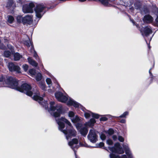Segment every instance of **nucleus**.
<instances>
[{
	"label": "nucleus",
	"mask_w": 158,
	"mask_h": 158,
	"mask_svg": "<svg viewBox=\"0 0 158 158\" xmlns=\"http://www.w3.org/2000/svg\"><path fill=\"white\" fill-rule=\"evenodd\" d=\"M8 86L10 88L25 94L29 96L33 95L32 98L47 110L50 114L55 118L59 117L62 112V107L60 104L55 105L54 102H50V108H48L47 101H43L40 97L39 92L36 88L32 89L31 85L27 83L19 85L17 80L11 76H2L0 77V87Z\"/></svg>",
	"instance_id": "obj_1"
},
{
	"label": "nucleus",
	"mask_w": 158,
	"mask_h": 158,
	"mask_svg": "<svg viewBox=\"0 0 158 158\" xmlns=\"http://www.w3.org/2000/svg\"><path fill=\"white\" fill-rule=\"evenodd\" d=\"M56 120L58 125L59 129L65 134L67 140L76 136L77 132L67 119L61 117L60 119L56 118Z\"/></svg>",
	"instance_id": "obj_2"
},
{
	"label": "nucleus",
	"mask_w": 158,
	"mask_h": 158,
	"mask_svg": "<svg viewBox=\"0 0 158 158\" xmlns=\"http://www.w3.org/2000/svg\"><path fill=\"white\" fill-rule=\"evenodd\" d=\"M123 148L124 150L126 155H123L121 156L116 155L114 153L122 154L124 153V151L119 143H116L114 144V147H109L108 149L112 152V153L110 155V158H134L128 144H124L123 145Z\"/></svg>",
	"instance_id": "obj_3"
},
{
	"label": "nucleus",
	"mask_w": 158,
	"mask_h": 158,
	"mask_svg": "<svg viewBox=\"0 0 158 158\" xmlns=\"http://www.w3.org/2000/svg\"><path fill=\"white\" fill-rule=\"evenodd\" d=\"M96 122V120L94 118H91L89 121L85 123V125L81 123H78L76 125V127L80 134L84 136L85 137L88 131V128L86 126L90 127L93 126Z\"/></svg>",
	"instance_id": "obj_4"
},
{
	"label": "nucleus",
	"mask_w": 158,
	"mask_h": 158,
	"mask_svg": "<svg viewBox=\"0 0 158 158\" xmlns=\"http://www.w3.org/2000/svg\"><path fill=\"white\" fill-rule=\"evenodd\" d=\"M34 7L35 16L39 19L37 21L38 22L46 13V7L43 4H37Z\"/></svg>",
	"instance_id": "obj_5"
},
{
	"label": "nucleus",
	"mask_w": 158,
	"mask_h": 158,
	"mask_svg": "<svg viewBox=\"0 0 158 158\" xmlns=\"http://www.w3.org/2000/svg\"><path fill=\"white\" fill-rule=\"evenodd\" d=\"M140 31L142 35L145 39L146 43L148 44L147 42V39L146 37H148L149 35L152 34V28L149 26H147L144 27H143L140 29Z\"/></svg>",
	"instance_id": "obj_6"
},
{
	"label": "nucleus",
	"mask_w": 158,
	"mask_h": 158,
	"mask_svg": "<svg viewBox=\"0 0 158 158\" xmlns=\"http://www.w3.org/2000/svg\"><path fill=\"white\" fill-rule=\"evenodd\" d=\"M88 140L93 143H96L98 140V135L95 130L91 129L89 130L87 135Z\"/></svg>",
	"instance_id": "obj_7"
},
{
	"label": "nucleus",
	"mask_w": 158,
	"mask_h": 158,
	"mask_svg": "<svg viewBox=\"0 0 158 158\" xmlns=\"http://www.w3.org/2000/svg\"><path fill=\"white\" fill-rule=\"evenodd\" d=\"M78 143V140L77 139L74 138L72 139V141H69L68 142L69 145L73 150L75 158H77L76 152V151L75 149H77L79 147V146L77 145Z\"/></svg>",
	"instance_id": "obj_8"
},
{
	"label": "nucleus",
	"mask_w": 158,
	"mask_h": 158,
	"mask_svg": "<svg viewBox=\"0 0 158 158\" xmlns=\"http://www.w3.org/2000/svg\"><path fill=\"white\" fill-rule=\"evenodd\" d=\"M35 7V5L33 2L26 4L23 6V11L24 13H32L33 12V8Z\"/></svg>",
	"instance_id": "obj_9"
},
{
	"label": "nucleus",
	"mask_w": 158,
	"mask_h": 158,
	"mask_svg": "<svg viewBox=\"0 0 158 158\" xmlns=\"http://www.w3.org/2000/svg\"><path fill=\"white\" fill-rule=\"evenodd\" d=\"M8 68L9 71L11 72H14L17 73H21L20 68L12 62L8 63Z\"/></svg>",
	"instance_id": "obj_10"
},
{
	"label": "nucleus",
	"mask_w": 158,
	"mask_h": 158,
	"mask_svg": "<svg viewBox=\"0 0 158 158\" xmlns=\"http://www.w3.org/2000/svg\"><path fill=\"white\" fill-rule=\"evenodd\" d=\"M81 110L84 112V116L86 118H89L91 116H92V117L96 119H98L100 115L99 114L93 113L89 110H87L84 107H82Z\"/></svg>",
	"instance_id": "obj_11"
},
{
	"label": "nucleus",
	"mask_w": 158,
	"mask_h": 158,
	"mask_svg": "<svg viewBox=\"0 0 158 158\" xmlns=\"http://www.w3.org/2000/svg\"><path fill=\"white\" fill-rule=\"evenodd\" d=\"M55 96L58 101L63 102H66L68 99L67 97L64 95L62 93L60 92L55 93Z\"/></svg>",
	"instance_id": "obj_12"
},
{
	"label": "nucleus",
	"mask_w": 158,
	"mask_h": 158,
	"mask_svg": "<svg viewBox=\"0 0 158 158\" xmlns=\"http://www.w3.org/2000/svg\"><path fill=\"white\" fill-rule=\"evenodd\" d=\"M143 20L144 23L149 24L153 22L154 19L151 15L148 14L145 15L144 16Z\"/></svg>",
	"instance_id": "obj_13"
},
{
	"label": "nucleus",
	"mask_w": 158,
	"mask_h": 158,
	"mask_svg": "<svg viewBox=\"0 0 158 158\" xmlns=\"http://www.w3.org/2000/svg\"><path fill=\"white\" fill-rule=\"evenodd\" d=\"M32 21V18L31 15H27L23 17V24L27 23L30 24Z\"/></svg>",
	"instance_id": "obj_14"
},
{
	"label": "nucleus",
	"mask_w": 158,
	"mask_h": 158,
	"mask_svg": "<svg viewBox=\"0 0 158 158\" xmlns=\"http://www.w3.org/2000/svg\"><path fill=\"white\" fill-rule=\"evenodd\" d=\"M134 6L135 9L141 12H142L143 8H142V3L140 1L136 0L134 4Z\"/></svg>",
	"instance_id": "obj_15"
},
{
	"label": "nucleus",
	"mask_w": 158,
	"mask_h": 158,
	"mask_svg": "<svg viewBox=\"0 0 158 158\" xmlns=\"http://www.w3.org/2000/svg\"><path fill=\"white\" fill-rule=\"evenodd\" d=\"M67 104L69 105L73 106L75 107H78L80 106V104L76 102L71 98H70L67 102Z\"/></svg>",
	"instance_id": "obj_16"
},
{
	"label": "nucleus",
	"mask_w": 158,
	"mask_h": 158,
	"mask_svg": "<svg viewBox=\"0 0 158 158\" xmlns=\"http://www.w3.org/2000/svg\"><path fill=\"white\" fill-rule=\"evenodd\" d=\"M13 56L14 60L15 61H19L23 57L22 55L17 52L13 54Z\"/></svg>",
	"instance_id": "obj_17"
},
{
	"label": "nucleus",
	"mask_w": 158,
	"mask_h": 158,
	"mask_svg": "<svg viewBox=\"0 0 158 158\" xmlns=\"http://www.w3.org/2000/svg\"><path fill=\"white\" fill-rule=\"evenodd\" d=\"M72 122L74 123H76L75 126L78 123H81V119L77 115H76L73 118H71Z\"/></svg>",
	"instance_id": "obj_18"
},
{
	"label": "nucleus",
	"mask_w": 158,
	"mask_h": 158,
	"mask_svg": "<svg viewBox=\"0 0 158 158\" xmlns=\"http://www.w3.org/2000/svg\"><path fill=\"white\" fill-rule=\"evenodd\" d=\"M39 87L43 91H46L47 89V86L46 85L44 81H40L38 83Z\"/></svg>",
	"instance_id": "obj_19"
},
{
	"label": "nucleus",
	"mask_w": 158,
	"mask_h": 158,
	"mask_svg": "<svg viewBox=\"0 0 158 158\" xmlns=\"http://www.w3.org/2000/svg\"><path fill=\"white\" fill-rule=\"evenodd\" d=\"M28 63L31 65L35 67H37L38 65V63L31 58L29 57L27 58Z\"/></svg>",
	"instance_id": "obj_20"
},
{
	"label": "nucleus",
	"mask_w": 158,
	"mask_h": 158,
	"mask_svg": "<svg viewBox=\"0 0 158 158\" xmlns=\"http://www.w3.org/2000/svg\"><path fill=\"white\" fill-rule=\"evenodd\" d=\"M24 44L25 45L27 46L28 48L30 47L31 46V50L34 48L33 45L29 39L25 40L24 42Z\"/></svg>",
	"instance_id": "obj_21"
},
{
	"label": "nucleus",
	"mask_w": 158,
	"mask_h": 158,
	"mask_svg": "<svg viewBox=\"0 0 158 158\" xmlns=\"http://www.w3.org/2000/svg\"><path fill=\"white\" fill-rule=\"evenodd\" d=\"M156 12L155 13V14L157 15V17L155 20V21L154 23V25L158 27V9H156Z\"/></svg>",
	"instance_id": "obj_22"
},
{
	"label": "nucleus",
	"mask_w": 158,
	"mask_h": 158,
	"mask_svg": "<svg viewBox=\"0 0 158 158\" xmlns=\"http://www.w3.org/2000/svg\"><path fill=\"white\" fill-rule=\"evenodd\" d=\"M129 114V112L128 111H126L124 112L122 114L120 115L119 116L115 117V116H113V117H114L115 118H126V116L128 115Z\"/></svg>",
	"instance_id": "obj_23"
},
{
	"label": "nucleus",
	"mask_w": 158,
	"mask_h": 158,
	"mask_svg": "<svg viewBox=\"0 0 158 158\" xmlns=\"http://www.w3.org/2000/svg\"><path fill=\"white\" fill-rule=\"evenodd\" d=\"M14 20V18L11 15H8L7 16V22L10 23H13Z\"/></svg>",
	"instance_id": "obj_24"
},
{
	"label": "nucleus",
	"mask_w": 158,
	"mask_h": 158,
	"mask_svg": "<svg viewBox=\"0 0 158 158\" xmlns=\"http://www.w3.org/2000/svg\"><path fill=\"white\" fill-rule=\"evenodd\" d=\"M113 117V116H112L110 115H106V116H103L100 118V121H106L108 120V118H110Z\"/></svg>",
	"instance_id": "obj_25"
},
{
	"label": "nucleus",
	"mask_w": 158,
	"mask_h": 158,
	"mask_svg": "<svg viewBox=\"0 0 158 158\" xmlns=\"http://www.w3.org/2000/svg\"><path fill=\"white\" fill-rule=\"evenodd\" d=\"M13 4V0H9L8 2L6 7L8 8V9H10L11 8L12 5Z\"/></svg>",
	"instance_id": "obj_26"
},
{
	"label": "nucleus",
	"mask_w": 158,
	"mask_h": 158,
	"mask_svg": "<svg viewBox=\"0 0 158 158\" xmlns=\"http://www.w3.org/2000/svg\"><path fill=\"white\" fill-rule=\"evenodd\" d=\"M42 78V74L40 73H38L35 76V79L37 81H39Z\"/></svg>",
	"instance_id": "obj_27"
},
{
	"label": "nucleus",
	"mask_w": 158,
	"mask_h": 158,
	"mask_svg": "<svg viewBox=\"0 0 158 158\" xmlns=\"http://www.w3.org/2000/svg\"><path fill=\"white\" fill-rule=\"evenodd\" d=\"M104 144L103 143V142H100L99 143H97L96 144V147H92V146H87L88 147H93V148H94V147H96V148H98V147H100V148H101V147H103L104 146Z\"/></svg>",
	"instance_id": "obj_28"
},
{
	"label": "nucleus",
	"mask_w": 158,
	"mask_h": 158,
	"mask_svg": "<svg viewBox=\"0 0 158 158\" xmlns=\"http://www.w3.org/2000/svg\"><path fill=\"white\" fill-rule=\"evenodd\" d=\"M29 73L31 76L35 75L36 73L35 70L33 69H29Z\"/></svg>",
	"instance_id": "obj_29"
},
{
	"label": "nucleus",
	"mask_w": 158,
	"mask_h": 158,
	"mask_svg": "<svg viewBox=\"0 0 158 158\" xmlns=\"http://www.w3.org/2000/svg\"><path fill=\"white\" fill-rule=\"evenodd\" d=\"M11 52L9 51H6L4 52V56L5 57H8L11 55Z\"/></svg>",
	"instance_id": "obj_30"
},
{
	"label": "nucleus",
	"mask_w": 158,
	"mask_h": 158,
	"mask_svg": "<svg viewBox=\"0 0 158 158\" xmlns=\"http://www.w3.org/2000/svg\"><path fill=\"white\" fill-rule=\"evenodd\" d=\"M23 17H22V16L19 15L16 17V20L17 22L19 23H21L22 22L23 23Z\"/></svg>",
	"instance_id": "obj_31"
},
{
	"label": "nucleus",
	"mask_w": 158,
	"mask_h": 158,
	"mask_svg": "<svg viewBox=\"0 0 158 158\" xmlns=\"http://www.w3.org/2000/svg\"><path fill=\"white\" fill-rule=\"evenodd\" d=\"M28 65L26 64H24L22 65V68L25 72H26L28 69Z\"/></svg>",
	"instance_id": "obj_32"
},
{
	"label": "nucleus",
	"mask_w": 158,
	"mask_h": 158,
	"mask_svg": "<svg viewBox=\"0 0 158 158\" xmlns=\"http://www.w3.org/2000/svg\"><path fill=\"white\" fill-rule=\"evenodd\" d=\"M68 115L69 117L73 118L74 117L75 114L74 112L72 111H69V112Z\"/></svg>",
	"instance_id": "obj_33"
},
{
	"label": "nucleus",
	"mask_w": 158,
	"mask_h": 158,
	"mask_svg": "<svg viewBox=\"0 0 158 158\" xmlns=\"http://www.w3.org/2000/svg\"><path fill=\"white\" fill-rule=\"evenodd\" d=\"M46 81L47 84L49 85V87H50V85H51L52 84V81L51 79L50 78H47L46 80Z\"/></svg>",
	"instance_id": "obj_34"
},
{
	"label": "nucleus",
	"mask_w": 158,
	"mask_h": 158,
	"mask_svg": "<svg viewBox=\"0 0 158 158\" xmlns=\"http://www.w3.org/2000/svg\"><path fill=\"white\" fill-rule=\"evenodd\" d=\"M114 131L112 128H110L107 131V133L109 135H111L114 133Z\"/></svg>",
	"instance_id": "obj_35"
},
{
	"label": "nucleus",
	"mask_w": 158,
	"mask_h": 158,
	"mask_svg": "<svg viewBox=\"0 0 158 158\" xmlns=\"http://www.w3.org/2000/svg\"><path fill=\"white\" fill-rule=\"evenodd\" d=\"M100 138L102 140H105L106 138V136L105 134L102 133L100 134Z\"/></svg>",
	"instance_id": "obj_36"
},
{
	"label": "nucleus",
	"mask_w": 158,
	"mask_h": 158,
	"mask_svg": "<svg viewBox=\"0 0 158 158\" xmlns=\"http://www.w3.org/2000/svg\"><path fill=\"white\" fill-rule=\"evenodd\" d=\"M31 50L32 52L33 51V52H34V56L35 57L36 59H37V57H38V56L36 52L34 50V48H32V49H31Z\"/></svg>",
	"instance_id": "obj_37"
},
{
	"label": "nucleus",
	"mask_w": 158,
	"mask_h": 158,
	"mask_svg": "<svg viewBox=\"0 0 158 158\" xmlns=\"http://www.w3.org/2000/svg\"><path fill=\"white\" fill-rule=\"evenodd\" d=\"M106 143L109 145H112L113 144V142L112 140L109 139L107 140Z\"/></svg>",
	"instance_id": "obj_38"
},
{
	"label": "nucleus",
	"mask_w": 158,
	"mask_h": 158,
	"mask_svg": "<svg viewBox=\"0 0 158 158\" xmlns=\"http://www.w3.org/2000/svg\"><path fill=\"white\" fill-rule=\"evenodd\" d=\"M143 11L145 14H147L149 13V11L147 7H144L143 10L142 11Z\"/></svg>",
	"instance_id": "obj_39"
},
{
	"label": "nucleus",
	"mask_w": 158,
	"mask_h": 158,
	"mask_svg": "<svg viewBox=\"0 0 158 158\" xmlns=\"http://www.w3.org/2000/svg\"><path fill=\"white\" fill-rule=\"evenodd\" d=\"M130 21L133 23L134 25H135L137 28H139V25L137 24H136L133 19H130Z\"/></svg>",
	"instance_id": "obj_40"
},
{
	"label": "nucleus",
	"mask_w": 158,
	"mask_h": 158,
	"mask_svg": "<svg viewBox=\"0 0 158 158\" xmlns=\"http://www.w3.org/2000/svg\"><path fill=\"white\" fill-rule=\"evenodd\" d=\"M118 140L121 142H123L124 141V138L121 136H119L118 138Z\"/></svg>",
	"instance_id": "obj_41"
},
{
	"label": "nucleus",
	"mask_w": 158,
	"mask_h": 158,
	"mask_svg": "<svg viewBox=\"0 0 158 158\" xmlns=\"http://www.w3.org/2000/svg\"><path fill=\"white\" fill-rule=\"evenodd\" d=\"M151 69H150L149 70V74H150V76H151V81H152L153 80V79H154V78L155 77H154L153 76L152 73L150 71Z\"/></svg>",
	"instance_id": "obj_42"
},
{
	"label": "nucleus",
	"mask_w": 158,
	"mask_h": 158,
	"mask_svg": "<svg viewBox=\"0 0 158 158\" xmlns=\"http://www.w3.org/2000/svg\"><path fill=\"white\" fill-rule=\"evenodd\" d=\"M4 48V45L1 43V40H0V49H3Z\"/></svg>",
	"instance_id": "obj_43"
},
{
	"label": "nucleus",
	"mask_w": 158,
	"mask_h": 158,
	"mask_svg": "<svg viewBox=\"0 0 158 158\" xmlns=\"http://www.w3.org/2000/svg\"><path fill=\"white\" fill-rule=\"evenodd\" d=\"M26 1V0H18V1H17V2L21 4H22L23 3H24Z\"/></svg>",
	"instance_id": "obj_44"
},
{
	"label": "nucleus",
	"mask_w": 158,
	"mask_h": 158,
	"mask_svg": "<svg viewBox=\"0 0 158 158\" xmlns=\"http://www.w3.org/2000/svg\"><path fill=\"white\" fill-rule=\"evenodd\" d=\"M112 138L114 140H116L117 139V136L115 135H114L112 136Z\"/></svg>",
	"instance_id": "obj_45"
},
{
	"label": "nucleus",
	"mask_w": 158,
	"mask_h": 158,
	"mask_svg": "<svg viewBox=\"0 0 158 158\" xmlns=\"http://www.w3.org/2000/svg\"><path fill=\"white\" fill-rule=\"evenodd\" d=\"M120 122L122 123H126V120L124 119H122L120 121Z\"/></svg>",
	"instance_id": "obj_46"
},
{
	"label": "nucleus",
	"mask_w": 158,
	"mask_h": 158,
	"mask_svg": "<svg viewBox=\"0 0 158 158\" xmlns=\"http://www.w3.org/2000/svg\"><path fill=\"white\" fill-rule=\"evenodd\" d=\"M154 34H153L152 35V36L150 37L149 38H148V40H149V42H150L151 40L152 39V37H153V36L154 35Z\"/></svg>",
	"instance_id": "obj_47"
},
{
	"label": "nucleus",
	"mask_w": 158,
	"mask_h": 158,
	"mask_svg": "<svg viewBox=\"0 0 158 158\" xmlns=\"http://www.w3.org/2000/svg\"><path fill=\"white\" fill-rule=\"evenodd\" d=\"M86 0H78V1L80 2H84L85 1H86Z\"/></svg>",
	"instance_id": "obj_48"
},
{
	"label": "nucleus",
	"mask_w": 158,
	"mask_h": 158,
	"mask_svg": "<svg viewBox=\"0 0 158 158\" xmlns=\"http://www.w3.org/2000/svg\"><path fill=\"white\" fill-rule=\"evenodd\" d=\"M130 10H134V8L133 7H131V8H130Z\"/></svg>",
	"instance_id": "obj_49"
},
{
	"label": "nucleus",
	"mask_w": 158,
	"mask_h": 158,
	"mask_svg": "<svg viewBox=\"0 0 158 158\" xmlns=\"http://www.w3.org/2000/svg\"><path fill=\"white\" fill-rule=\"evenodd\" d=\"M53 7H52V6L50 7H49V8H48V9H51V8H52Z\"/></svg>",
	"instance_id": "obj_50"
},
{
	"label": "nucleus",
	"mask_w": 158,
	"mask_h": 158,
	"mask_svg": "<svg viewBox=\"0 0 158 158\" xmlns=\"http://www.w3.org/2000/svg\"><path fill=\"white\" fill-rule=\"evenodd\" d=\"M2 60V59H0V62H1Z\"/></svg>",
	"instance_id": "obj_51"
},
{
	"label": "nucleus",
	"mask_w": 158,
	"mask_h": 158,
	"mask_svg": "<svg viewBox=\"0 0 158 158\" xmlns=\"http://www.w3.org/2000/svg\"><path fill=\"white\" fill-rule=\"evenodd\" d=\"M124 5V6H128V5Z\"/></svg>",
	"instance_id": "obj_52"
}]
</instances>
